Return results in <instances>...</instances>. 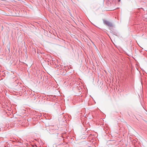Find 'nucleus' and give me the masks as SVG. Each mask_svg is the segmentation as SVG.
<instances>
[{
	"label": "nucleus",
	"instance_id": "obj_1",
	"mask_svg": "<svg viewBox=\"0 0 147 147\" xmlns=\"http://www.w3.org/2000/svg\"><path fill=\"white\" fill-rule=\"evenodd\" d=\"M104 24H105L106 25H107V26H109L112 27L113 26V24L111 22H110L109 21H108L107 20H104Z\"/></svg>",
	"mask_w": 147,
	"mask_h": 147
},
{
	"label": "nucleus",
	"instance_id": "obj_2",
	"mask_svg": "<svg viewBox=\"0 0 147 147\" xmlns=\"http://www.w3.org/2000/svg\"><path fill=\"white\" fill-rule=\"evenodd\" d=\"M120 1V0H119V1Z\"/></svg>",
	"mask_w": 147,
	"mask_h": 147
}]
</instances>
